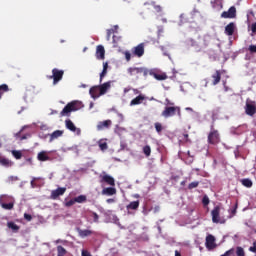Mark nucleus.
<instances>
[{
	"instance_id": "obj_49",
	"label": "nucleus",
	"mask_w": 256,
	"mask_h": 256,
	"mask_svg": "<svg viewBox=\"0 0 256 256\" xmlns=\"http://www.w3.org/2000/svg\"><path fill=\"white\" fill-rule=\"evenodd\" d=\"M105 75H107V70H102V72L100 73V83L103 82V77H105Z\"/></svg>"
},
{
	"instance_id": "obj_23",
	"label": "nucleus",
	"mask_w": 256,
	"mask_h": 256,
	"mask_svg": "<svg viewBox=\"0 0 256 256\" xmlns=\"http://www.w3.org/2000/svg\"><path fill=\"white\" fill-rule=\"evenodd\" d=\"M126 209H127L128 211H137V210L139 209V200L130 202V203L126 206Z\"/></svg>"
},
{
	"instance_id": "obj_32",
	"label": "nucleus",
	"mask_w": 256,
	"mask_h": 256,
	"mask_svg": "<svg viewBox=\"0 0 256 256\" xmlns=\"http://www.w3.org/2000/svg\"><path fill=\"white\" fill-rule=\"evenodd\" d=\"M2 209H5L6 211H11L13 207H15V204L13 202L10 203H1Z\"/></svg>"
},
{
	"instance_id": "obj_62",
	"label": "nucleus",
	"mask_w": 256,
	"mask_h": 256,
	"mask_svg": "<svg viewBox=\"0 0 256 256\" xmlns=\"http://www.w3.org/2000/svg\"><path fill=\"white\" fill-rule=\"evenodd\" d=\"M24 139H27V136L23 135L22 137H20V141H24Z\"/></svg>"
},
{
	"instance_id": "obj_7",
	"label": "nucleus",
	"mask_w": 256,
	"mask_h": 256,
	"mask_svg": "<svg viewBox=\"0 0 256 256\" xmlns=\"http://www.w3.org/2000/svg\"><path fill=\"white\" fill-rule=\"evenodd\" d=\"M245 113L250 117H253L256 113V103L253 100H246Z\"/></svg>"
},
{
	"instance_id": "obj_24",
	"label": "nucleus",
	"mask_w": 256,
	"mask_h": 256,
	"mask_svg": "<svg viewBox=\"0 0 256 256\" xmlns=\"http://www.w3.org/2000/svg\"><path fill=\"white\" fill-rule=\"evenodd\" d=\"M65 125H66V129H69V131H72L73 133L77 131V127L75 126L73 121H71V119L65 120Z\"/></svg>"
},
{
	"instance_id": "obj_57",
	"label": "nucleus",
	"mask_w": 256,
	"mask_h": 256,
	"mask_svg": "<svg viewBox=\"0 0 256 256\" xmlns=\"http://www.w3.org/2000/svg\"><path fill=\"white\" fill-rule=\"evenodd\" d=\"M223 86H224V91H229V86H227V82H223Z\"/></svg>"
},
{
	"instance_id": "obj_26",
	"label": "nucleus",
	"mask_w": 256,
	"mask_h": 256,
	"mask_svg": "<svg viewBox=\"0 0 256 256\" xmlns=\"http://www.w3.org/2000/svg\"><path fill=\"white\" fill-rule=\"evenodd\" d=\"M151 5L155 13H158L160 17L163 16V7H161V5L157 4L156 2H151Z\"/></svg>"
},
{
	"instance_id": "obj_50",
	"label": "nucleus",
	"mask_w": 256,
	"mask_h": 256,
	"mask_svg": "<svg viewBox=\"0 0 256 256\" xmlns=\"http://www.w3.org/2000/svg\"><path fill=\"white\" fill-rule=\"evenodd\" d=\"M24 219L26 221H32L33 220V216H31V214L24 213Z\"/></svg>"
},
{
	"instance_id": "obj_42",
	"label": "nucleus",
	"mask_w": 256,
	"mask_h": 256,
	"mask_svg": "<svg viewBox=\"0 0 256 256\" xmlns=\"http://www.w3.org/2000/svg\"><path fill=\"white\" fill-rule=\"evenodd\" d=\"M0 163L1 165H4V167H9V159L1 158Z\"/></svg>"
},
{
	"instance_id": "obj_43",
	"label": "nucleus",
	"mask_w": 256,
	"mask_h": 256,
	"mask_svg": "<svg viewBox=\"0 0 256 256\" xmlns=\"http://www.w3.org/2000/svg\"><path fill=\"white\" fill-rule=\"evenodd\" d=\"M75 203H76L75 198L71 199L65 203V207H73V205H75Z\"/></svg>"
},
{
	"instance_id": "obj_59",
	"label": "nucleus",
	"mask_w": 256,
	"mask_h": 256,
	"mask_svg": "<svg viewBox=\"0 0 256 256\" xmlns=\"http://www.w3.org/2000/svg\"><path fill=\"white\" fill-rule=\"evenodd\" d=\"M175 75H177V71L173 69V76H171L170 79H175Z\"/></svg>"
},
{
	"instance_id": "obj_56",
	"label": "nucleus",
	"mask_w": 256,
	"mask_h": 256,
	"mask_svg": "<svg viewBox=\"0 0 256 256\" xmlns=\"http://www.w3.org/2000/svg\"><path fill=\"white\" fill-rule=\"evenodd\" d=\"M103 69L107 71V69H109V63L104 62L103 63Z\"/></svg>"
},
{
	"instance_id": "obj_58",
	"label": "nucleus",
	"mask_w": 256,
	"mask_h": 256,
	"mask_svg": "<svg viewBox=\"0 0 256 256\" xmlns=\"http://www.w3.org/2000/svg\"><path fill=\"white\" fill-rule=\"evenodd\" d=\"M183 137H184L185 141H190L189 140V134H183Z\"/></svg>"
},
{
	"instance_id": "obj_55",
	"label": "nucleus",
	"mask_w": 256,
	"mask_h": 256,
	"mask_svg": "<svg viewBox=\"0 0 256 256\" xmlns=\"http://www.w3.org/2000/svg\"><path fill=\"white\" fill-rule=\"evenodd\" d=\"M251 31L252 33H256V22L252 24Z\"/></svg>"
},
{
	"instance_id": "obj_34",
	"label": "nucleus",
	"mask_w": 256,
	"mask_h": 256,
	"mask_svg": "<svg viewBox=\"0 0 256 256\" xmlns=\"http://www.w3.org/2000/svg\"><path fill=\"white\" fill-rule=\"evenodd\" d=\"M78 233L82 238L89 237V235H93V231L91 230H79Z\"/></svg>"
},
{
	"instance_id": "obj_15",
	"label": "nucleus",
	"mask_w": 256,
	"mask_h": 256,
	"mask_svg": "<svg viewBox=\"0 0 256 256\" xmlns=\"http://www.w3.org/2000/svg\"><path fill=\"white\" fill-rule=\"evenodd\" d=\"M89 93L92 99H99V97L102 95L99 86H92Z\"/></svg>"
},
{
	"instance_id": "obj_17",
	"label": "nucleus",
	"mask_w": 256,
	"mask_h": 256,
	"mask_svg": "<svg viewBox=\"0 0 256 256\" xmlns=\"http://www.w3.org/2000/svg\"><path fill=\"white\" fill-rule=\"evenodd\" d=\"M145 101V96L143 94L138 95L136 98L132 99L130 106L141 105Z\"/></svg>"
},
{
	"instance_id": "obj_47",
	"label": "nucleus",
	"mask_w": 256,
	"mask_h": 256,
	"mask_svg": "<svg viewBox=\"0 0 256 256\" xmlns=\"http://www.w3.org/2000/svg\"><path fill=\"white\" fill-rule=\"evenodd\" d=\"M124 55H125L126 61H131V52L130 51H125Z\"/></svg>"
},
{
	"instance_id": "obj_30",
	"label": "nucleus",
	"mask_w": 256,
	"mask_h": 256,
	"mask_svg": "<svg viewBox=\"0 0 256 256\" xmlns=\"http://www.w3.org/2000/svg\"><path fill=\"white\" fill-rule=\"evenodd\" d=\"M241 183L244 187H247L248 189H250V187H253V181H251V179L249 178L242 179Z\"/></svg>"
},
{
	"instance_id": "obj_60",
	"label": "nucleus",
	"mask_w": 256,
	"mask_h": 256,
	"mask_svg": "<svg viewBox=\"0 0 256 256\" xmlns=\"http://www.w3.org/2000/svg\"><path fill=\"white\" fill-rule=\"evenodd\" d=\"M167 105H175L173 102H170L169 99H166Z\"/></svg>"
},
{
	"instance_id": "obj_41",
	"label": "nucleus",
	"mask_w": 256,
	"mask_h": 256,
	"mask_svg": "<svg viewBox=\"0 0 256 256\" xmlns=\"http://www.w3.org/2000/svg\"><path fill=\"white\" fill-rule=\"evenodd\" d=\"M154 127H155L157 133H161V131H163V125L161 123H159V122H156L154 124Z\"/></svg>"
},
{
	"instance_id": "obj_64",
	"label": "nucleus",
	"mask_w": 256,
	"mask_h": 256,
	"mask_svg": "<svg viewBox=\"0 0 256 256\" xmlns=\"http://www.w3.org/2000/svg\"><path fill=\"white\" fill-rule=\"evenodd\" d=\"M16 137H21V131L16 133Z\"/></svg>"
},
{
	"instance_id": "obj_48",
	"label": "nucleus",
	"mask_w": 256,
	"mask_h": 256,
	"mask_svg": "<svg viewBox=\"0 0 256 256\" xmlns=\"http://www.w3.org/2000/svg\"><path fill=\"white\" fill-rule=\"evenodd\" d=\"M93 219H94V223H99V214L96 212H93Z\"/></svg>"
},
{
	"instance_id": "obj_39",
	"label": "nucleus",
	"mask_w": 256,
	"mask_h": 256,
	"mask_svg": "<svg viewBox=\"0 0 256 256\" xmlns=\"http://www.w3.org/2000/svg\"><path fill=\"white\" fill-rule=\"evenodd\" d=\"M236 256H245V250L242 247H237Z\"/></svg>"
},
{
	"instance_id": "obj_29",
	"label": "nucleus",
	"mask_w": 256,
	"mask_h": 256,
	"mask_svg": "<svg viewBox=\"0 0 256 256\" xmlns=\"http://www.w3.org/2000/svg\"><path fill=\"white\" fill-rule=\"evenodd\" d=\"M188 45H190L191 47H196V49H201L203 47H207V43H203V44H197V42L190 40L188 42Z\"/></svg>"
},
{
	"instance_id": "obj_13",
	"label": "nucleus",
	"mask_w": 256,
	"mask_h": 256,
	"mask_svg": "<svg viewBox=\"0 0 256 256\" xmlns=\"http://www.w3.org/2000/svg\"><path fill=\"white\" fill-rule=\"evenodd\" d=\"M148 75H151V77H154L157 81H165V79H168V76L166 73H157L155 70L151 69L148 70Z\"/></svg>"
},
{
	"instance_id": "obj_35",
	"label": "nucleus",
	"mask_w": 256,
	"mask_h": 256,
	"mask_svg": "<svg viewBox=\"0 0 256 256\" xmlns=\"http://www.w3.org/2000/svg\"><path fill=\"white\" fill-rule=\"evenodd\" d=\"M142 151H143L145 157H151V146L145 145V146L142 148Z\"/></svg>"
},
{
	"instance_id": "obj_51",
	"label": "nucleus",
	"mask_w": 256,
	"mask_h": 256,
	"mask_svg": "<svg viewBox=\"0 0 256 256\" xmlns=\"http://www.w3.org/2000/svg\"><path fill=\"white\" fill-rule=\"evenodd\" d=\"M249 251H250L251 253H256V241L253 242V246H251V247L249 248Z\"/></svg>"
},
{
	"instance_id": "obj_9",
	"label": "nucleus",
	"mask_w": 256,
	"mask_h": 256,
	"mask_svg": "<svg viewBox=\"0 0 256 256\" xmlns=\"http://www.w3.org/2000/svg\"><path fill=\"white\" fill-rule=\"evenodd\" d=\"M221 17L223 19H235V17H237V9L235 6H232L228 9V11L222 12Z\"/></svg>"
},
{
	"instance_id": "obj_1",
	"label": "nucleus",
	"mask_w": 256,
	"mask_h": 256,
	"mask_svg": "<svg viewBox=\"0 0 256 256\" xmlns=\"http://www.w3.org/2000/svg\"><path fill=\"white\" fill-rule=\"evenodd\" d=\"M208 145H219L221 143V134L215 129V124L210 126V132L207 137Z\"/></svg>"
},
{
	"instance_id": "obj_40",
	"label": "nucleus",
	"mask_w": 256,
	"mask_h": 256,
	"mask_svg": "<svg viewBox=\"0 0 256 256\" xmlns=\"http://www.w3.org/2000/svg\"><path fill=\"white\" fill-rule=\"evenodd\" d=\"M197 187H199V181L191 182V183L188 185V189H189V190H191V189H197Z\"/></svg>"
},
{
	"instance_id": "obj_4",
	"label": "nucleus",
	"mask_w": 256,
	"mask_h": 256,
	"mask_svg": "<svg viewBox=\"0 0 256 256\" xmlns=\"http://www.w3.org/2000/svg\"><path fill=\"white\" fill-rule=\"evenodd\" d=\"M80 103L78 101H72L68 103L63 110L60 112L61 117H70L73 111H79Z\"/></svg>"
},
{
	"instance_id": "obj_21",
	"label": "nucleus",
	"mask_w": 256,
	"mask_h": 256,
	"mask_svg": "<svg viewBox=\"0 0 256 256\" xmlns=\"http://www.w3.org/2000/svg\"><path fill=\"white\" fill-rule=\"evenodd\" d=\"M212 85H219L221 83V71L216 70L215 73L212 75Z\"/></svg>"
},
{
	"instance_id": "obj_5",
	"label": "nucleus",
	"mask_w": 256,
	"mask_h": 256,
	"mask_svg": "<svg viewBox=\"0 0 256 256\" xmlns=\"http://www.w3.org/2000/svg\"><path fill=\"white\" fill-rule=\"evenodd\" d=\"M212 222L220 225H225L227 220L221 217V206H215L211 211Z\"/></svg>"
},
{
	"instance_id": "obj_20",
	"label": "nucleus",
	"mask_w": 256,
	"mask_h": 256,
	"mask_svg": "<svg viewBox=\"0 0 256 256\" xmlns=\"http://www.w3.org/2000/svg\"><path fill=\"white\" fill-rule=\"evenodd\" d=\"M100 89V95H105L109 89H111V81L105 82L102 85H98Z\"/></svg>"
},
{
	"instance_id": "obj_45",
	"label": "nucleus",
	"mask_w": 256,
	"mask_h": 256,
	"mask_svg": "<svg viewBox=\"0 0 256 256\" xmlns=\"http://www.w3.org/2000/svg\"><path fill=\"white\" fill-rule=\"evenodd\" d=\"M233 253H235V250L232 248L220 256H230V255H233Z\"/></svg>"
},
{
	"instance_id": "obj_2",
	"label": "nucleus",
	"mask_w": 256,
	"mask_h": 256,
	"mask_svg": "<svg viewBox=\"0 0 256 256\" xmlns=\"http://www.w3.org/2000/svg\"><path fill=\"white\" fill-rule=\"evenodd\" d=\"M127 73L128 75H130V77H135V79H139L141 75H143V77H147V75H149V69L145 67H130L127 69Z\"/></svg>"
},
{
	"instance_id": "obj_16",
	"label": "nucleus",
	"mask_w": 256,
	"mask_h": 256,
	"mask_svg": "<svg viewBox=\"0 0 256 256\" xmlns=\"http://www.w3.org/2000/svg\"><path fill=\"white\" fill-rule=\"evenodd\" d=\"M102 195H107L108 197L117 195V189L115 188V186L104 188L102 190Z\"/></svg>"
},
{
	"instance_id": "obj_19",
	"label": "nucleus",
	"mask_w": 256,
	"mask_h": 256,
	"mask_svg": "<svg viewBox=\"0 0 256 256\" xmlns=\"http://www.w3.org/2000/svg\"><path fill=\"white\" fill-rule=\"evenodd\" d=\"M38 161H51V157H49V153L47 151H41L37 155Z\"/></svg>"
},
{
	"instance_id": "obj_31",
	"label": "nucleus",
	"mask_w": 256,
	"mask_h": 256,
	"mask_svg": "<svg viewBox=\"0 0 256 256\" xmlns=\"http://www.w3.org/2000/svg\"><path fill=\"white\" fill-rule=\"evenodd\" d=\"M7 227L9 228V229H12V231L14 232V233H17V231H19V226L17 225V224H15V222H8L7 223Z\"/></svg>"
},
{
	"instance_id": "obj_38",
	"label": "nucleus",
	"mask_w": 256,
	"mask_h": 256,
	"mask_svg": "<svg viewBox=\"0 0 256 256\" xmlns=\"http://www.w3.org/2000/svg\"><path fill=\"white\" fill-rule=\"evenodd\" d=\"M235 215H237V204H235L234 207L230 210V215L228 218L232 219V217H235Z\"/></svg>"
},
{
	"instance_id": "obj_6",
	"label": "nucleus",
	"mask_w": 256,
	"mask_h": 256,
	"mask_svg": "<svg viewBox=\"0 0 256 256\" xmlns=\"http://www.w3.org/2000/svg\"><path fill=\"white\" fill-rule=\"evenodd\" d=\"M63 75H65V71L54 68L52 69V75L49 76V79H53V85H57V83L63 79Z\"/></svg>"
},
{
	"instance_id": "obj_27",
	"label": "nucleus",
	"mask_w": 256,
	"mask_h": 256,
	"mask_svg": "<svg viewBox=\"0 0 256 256\" xmlns=\"http://www.w3.org/2000/svg\"><path fill=\"white\" fill-rule=\"evenodd\" d=\"M63 136V130H56L50 135V142Z\"/></svg>"
},
{
	"instance_id": "obj_53",
	"label": "nucleus",
	"mask_w": 256,
	"mask_h": 256,
	"mask_svg": "<svg viewBox=\"0 0 256 256\" xmlns=\"http://www.w3.org/2000/svg\"><path fill=\"white\" fill-rule=\"evenodd\" d=\"M180 22L181 23H187V20H185V14L180 15Z\"/></svg>"
},
{
	"instance_id": "obj_44",
	"label": "nucleus",
	"mask_w": 256,
	"mask_h": 256,
	"mask_svg": "<svg viewBox=\"0 0 256 256\" xmlns=\"http://www.w3.org/2000/svg\"><path fill=\"white\" fill-rule=\"evenodd\" d=\"M202 203H203L204 207H207V205H209V197L207 195H205L203 197Z\"/></svg>"
},
{
	"instance_id": "obj_10",
	"label": "nucleus",
	"mask_w": 256,
	"mask_h": 256,
	"mask_svg": "<svg viewBox=\"0 0 256 256\" xmlns=\"http://www.w3.org/2000/svg\"><path fill=\"white\" fill-rule=\"evenodd\" d=\"M66 191H67V188L58 187L56 190L51 191L50 199H53L55 201V200L59 199V197L65 195Z\"/></svg>"
},
{
	"instance_id": "obj_36",
	"label": "nucleus",
	"mask_w": 256,
	"mask_h": 256,
	"mask_svg": "<svg viewBox=\"0 0 256 256\" xmlns=\"http://www.w3.org/2000/svg\"><path fill=\"white\" fill-rule=\"evenodd\" d=\"M74 200L76 201V203H85L87 201V196L80 195L78 197H75Z\"/></svg>"
},
{
	"instance_id": "obj_3",
	"label": "nucleus",
	"mask_w": 256,
	"mask_h": 256,
	"mask_svg": "<svg viewBox=\"0 0 256 256\" xmlns=\"http://www.w3.org/2000/svg\"><path fill=\"white\" fill-rule=\"evenodd\" d=\"M175 115H178L179 119H181V107L166 106L162 111V117L165 119H169V117H175Z\"/></svg>"
},
{
	"instance_id": "obj_18",
	"label": "nucleus",
	"mask_w": 256,
	"mask_h": 256,
	"mask_svg": "<svg viewBox=\"0 0 256 256\" xmlns=\"http://www.w3.org/2000/svg\"><path fill=\"white\" fill-rule=\"evenodd\" d=\"M96 58L105 59V47H103V45H98L96 47Z\"/></svg>"
},
{
	"instance_id": "obj_61",
	"label": "nucleus",
	"mask_w": 256,
	"mask_h": 256,
	"mask_svg": "<svg viewBox=\"0 0 256 256\" xmlns=\"http://www.w3.org/2000/svg\"><path fill=\"white\" fill-rule=\"evenodd\" d=\"M175 256H181V252H179V251H175Z\"/></svg>"
},
{
	"instance_id": "obj_12",
	"label": "nucleus",
	"mask_w": 256,
	"mask_h": 256,
	"mask_svg": "<svg viewBox=\"0 0 256 256\" xmlns=\"http://www.w3.org/2000/svg\"><path fill=\"white\" fill-rule=\"evenodd\" d=\"M206 248L208 249V251H212V249H215V247H217V244L215 243V236L209 234L206 237Z\"/></svg>"
},
{
	"instance_id": "obj_54",
	"label": "nucleus",
	"mask_w": 256,
	"mask_h": 256,
	"mask_svg": "<svg viewBox=\"0 0 256 256\" xmlns=\"http://www.w3.org/2000/svg\"><path fill=\"white\" fill-rule=\"evenodd\" d=\"M82 256H91V253L87 250H82Z\"/></svg>"
},
{
	"instance_id": "obj_63",
	"label": "nucleus",
	"mask_w": 256,
	"mask_h": 256,
	"mask_svg": "<svg viewBox=\"0 0 256 256\" xmlns=\"http://www.w3.org/2000/svg\"><path fill=\"white\" fill-rule=\"evenodd\" d=\"M115 200L113 199H107V203H113Z\"/></svg>"
},
{
	"instance_id": "obj_8",
	"label": "nucleus",
	"mask_w": 256,
	"mask_h": 256,
	"mask_svg": "<svg viewBox=\"0 0 256 256\" xmlns=\"http://www.w3.org/2000/svg\"><path fill=\"white\" fill-rule=\"evenodd\" d=\"M100 183H106V185H110V187H115V178H113V176L103 172L100 175Z\"/></svg>"
},
{
	"instance_id": "obj_22",
	"label": "nucleus",
	"mask_w": 256,
	"mask_h": 256,
	"mask_svg": "<svg viewBox=\"0 0 256 256\" xmlns=\"http://www.w3.org/2000/svg\"><path fill=\"white\" fill-rule=\"evenodd\" d=\"M235 33V23L231 22L225 27V34L231 37Z\"/></svg>"
},
{
	"instance_id": "obj_11",
	"label": "nucleus",
	"mask_w": 256,
	"mask_h": 256,
	"mask_svg": "<svg viewBox=\"0 0 256 256\" xmlns=\"http://www.w3.org/2000/svg\"><path fill=\"white\" fill-rule=\"evenodd\" d=\"M132 54L135 57H141L142 55H145V44L140 43L137 46L132 48Z\"/></svg>"
},
{
	"instance_id": "obj_25",
	"label": "nucleus",
	"mask_w": 256,
	"mask_h": 256,
	"mask_svg": "<svg viewBox=\"0 0 256 256\" xmlns=\"http://www.w3.org/2000/svg\"><path fill=\"white\" fill-rule=\"evenodd\" d=\"M117 31H119V25H114L111 29H108L106 36L107 41H110L111 35H113V33H117Z\"/></svg>"
},
{
	"instance_id": "obj_33",
	"label": "nucleus",
	"mask_w": 256,
	"mask_h": 256,
	"mask_svg": "<svg viewBox=\"0 0 256 256\" xmlns=\"http://www.w3.org/2000/svg\"><path fill=\"white\" fill-rule=\"evenodd\" d=\"M57 253V256H65L67 255V250L63 246L59 245L57 246Z\"/></svg>"
},
{
	"instance_id": "obj_37",
	"label": "nucleus",
	"mask_w": 256,
	"mask_h": 256,
	"mask_svg": "<svg viewBox=\"0 0 256 256\" xmlns=\"http://www.w3.org/2000/svg\"><path fill=\"white\" fill-rule=\"evenodd\" d=\"M12 155L16 159H21V157H23V153L21 151H19V150H13L12 151Z\"/></svg>"
},
{
	"instance_id": "obj_14",
	"label": "nucleus",
	"mask_w": 256,
	"mask_h": 256,
	"mask_svg": "<svg viewBox=\"0 0 256 256\" xmlns=\"http://www.w3.org/2000/svg\"><path fill=\"white\" fill-rule=\"evenodd\" d=\"M111 125H113V122L111 120L100 121L97 124V131H103L104 129H109Z\"/></svg>"
},
{
	"instance_id": "obj_28",
	"label": "nucleus",
	"mask_w": 256,
	"mask_h": 256,
	"mask_svg": "<svg viewBox=\"0 0 256 256\" xmlns=\"http://www.w3.org/2000/svg\"><path fill=\"white\" fill-rule=\"evenodd\" d=\"M11 89H9V85L1 84L0 85V99L3 97L4 93H9Z\"/></svg>"
},
{
	"instance_id": "obj_52",
	"label": "nucleus",
	"mask_w": 256,
	"mask_h": 256,
	"mask_svg": "<svg viewBox=\"0 0 256 256\" xmlns=\"http://www.w3.org/2000/svg\"><path fill=\"white\" fill-rule=\"evenodd\" d=\"M248 51H250V53H256V45H250Z\"/></svg>"
},
{
	"instance_id": "obj_46",
	"label": "nucleus",
	"mask_w": 256,
	"mask_h": 256,
	"mask_svg": "<svg viewBox=\"0 0 256 256\" xmlns=\"http://www.w3.org/2000/svg\"><path fill=\"white\" fill-rule=\"evenodd\" d=\"M99 147H100V149H101V151H105V150H107V142H102V143H100L99 144Z\"/></svg>"
}]
</instances>
